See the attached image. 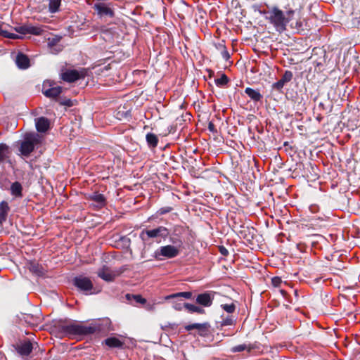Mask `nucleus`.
<instances>
[{
	"mask_svg": "<svg viewBox=\"0 0 360 360\" xmlns=\"http://www.w3.org/2000/svg\"><path fill=\"white\" fill-rule=\"evenodd\" d=\"M295 11L286 8L285 11L277 6H272L267 14V20L273 25L276 32L282 33L286 30L288 24L291 21Z\"/></svg>",
	"mask_w": 360,
	"mask_h": 360,
	"instance_id": "f257e3e1",
	"label": "nucleus"
},
{
	"mask_svg": "<svg viewBox=\"0 0 360 360\" xmlns=\"http://www.w3.org/2000/svg\"><path fill=\"white\" fill-rule=\"evenodd\" d=\"M171 242L174 245H167L162 246L155 252V257L160 259V256L166 258H174L179 254V248L182 245V241L179 238H171Z\"/></svg>",
	"mask_w": 360,
	"mask_h": 360,
	"instance_id": "f03ea898",
	"label": "nucleus"
},
{
	"mask_svg": "<svg viewBox=\"0 0 360 360\" xmlns=\"http://www.w3.org/2000/svg\"><path fill=\"white\" fill-rule=\"evenodd\" d=\"M41 136L37 133H27L21 143L20 150L25 156H28L34 150V146L39 143Z\"/></svg>",
	"mask_w": 360,
	"mask_h": 360,
	"instance_id": "7ed1b4c3",
	"label": "nucleus"
},
{
	"mask_svg": "<svg viewBox=\"0 0 360 360\" xmlns=\"http://www.w3.org/2000/svg\"><path fill=\"white\" fill-rule=\"evenodd\" d=\"M63 331L69 335L93 334L96 331L94 326H86L78 323H72L63 326Z\"/></svg>",
	"mask_w": 360,
	"mask_h": 360,
	"instance_id": "20e7f679",
	"label": "nucleus"
},
{
	"mask_svg": "<svg viewBox=\"0 0 360 360\" xmlns=\"http://www.w3.org/2000/svg\"><path fill=\"white\" fill-rule=\"evenodd\" d=\"M169 234V231L164 226H158L154 229L143 231L141 233V238L143 240H146V236L148 238H167Z\"/></svg>",
	"mask_w": 360,
	"mask_h": 360,
	"instance_id": "39448f33",
	"label": "nucleus"
},
{
	"mask_svg": "<svg viewBox=\"0 0 360 360\" xmlns=\"http://www.w3.org/2000/svg\"><path fill=\"white\" fill-rule=\"evenodd\" d=\"M37 347H39L37 342H31L27 340L21 341L15 345L16 351L22 356H28L32 349H36Z\"/></svg>",
	"mask_w": 360,
	"mask_h": 360,
	"instance_id": "423d86ee",
	"label": "nucleus"
},
{
	"mask_svg": "<svg viewBox=\"0 0 360 360\" xmlns=\"http://www.w3.org/2000/svg\"><path fill=\"white\" fill-rule=\"evenodd\" d=\"M74 284L80 290L86 292V293L93 288V284L91 280L84 276L76 277L74 279Z\"/></svg>",
	"mask_w": 360,
	"mask_h": 360,
	"instance_id": "0eeeda50",
	"label": "nucleus"
},
{
	"mask_svg": "<svg viewBox=\"0 0 360 360\" xmlns=\"http://www.w3.org/2000/svg\"><path fill=\"white\" fill-rule=\"evenodd\" d=\"M94 8L95 9V11H96L100 18H112L114 16L113 10L105 3L99 2L95 4L94 6Z\"/></svg>",
	"mask_w": 360,
	"mask_h": 360,
	"instance_id": "6e6552de",
	"label": "nucleus"
},
{
	"mask_svg": "<svg viewBox=\"0 0 360 360\" xmlns=\"http://www.w3.org/2000/svg\"><path fill=\"white\" fill-rule=\"evenodd\" d=\"M85 76L84 70H67L62 74V79L68 82H73Z\"/></svg>",
	"mask_w": 360,
	"mask_h": 360,
	"instance_id": "1a4fd4ad",
	"label": "nucleus"
},
{
	"mask_svg": "<svg viewBox=\"0 0 360 360\" xmlns=\"http://www.w3.org/2000/svg\"><path fill=\"white\" fill-rule=\"evenodd\" d=\"M292 77L293 75L292 72L286 70L283 75L282 78L277 82H275L272 84V88L278 91H281L286 83L291 81Z\"/></svg>",
	"mask_w": 360,
	"mask_h": 360,
	"instance_id": "9d476101",
	"label": "nucleus"
},
{
	"mask_svg": "<svg viewBox=\"0 0 360 360\" xmlns=\"http://www.w3.org/2000/svg\"><path fill=\"white\" fill-rule=\"evenodd\" d=\"M214 300V293L204 292L199 294L196 297V302L204 307H210Z\"/></svg>",
	"mask_w": 360,
	"mask_h": 360,
	"instance_id": "9b49d317",
	"label": "nucleus"
},
{
	"mask_svg": "<svg viewBox=\"0 0 360 360\" xmlns=\"http://www.w3.org/2000/svg\"><path fill=\"white\" fill-rule=\"evenodd\" d=\"M210 325L208 323H193L189 324L185 326V329L187 331H190L193 329H196L198 330V333L200 335L204 336L207 335L208 332Z\"/></svg>",
	"mask_w": 360,
	"mask_h": 360,
	"instance_id": "f8f14e48",
	"label": "nucleus"
},
{
	"mask_svg": "<svg viewBox=\"0 0 360 360\" xmlns=\"http://www.w3.org/2000/svg\"><path fill=\"white\" fill-rule=\"evenodd\" d=\"M98 276L105 281H112L115 279L116 274L112 271L108 267L103 266L98 271Z\"/></svg>",
	"mask_w": 360,
	"mask_h": 360,
	"instance_id": "ddd939ff",
	"label": "nucleus"
},
{
	"mask_svg": "<svg viewBox=\"0 0 360 360\" xmlns=\"http://www.w3.org/2000/svg\"><path fill=\"white\" fill-rule=\"evenodd\" d=\"M36 129L39 132L46 131L50 126L49 120L44 117L35 120Z\"/></svg>",
	"mask_w": 360,
	"mask_h": 360,
	"instance_id": "4468645a",
	"label": "nucleus"
},
{
	"mask_svg": "<svg viewBox=\"0 0 360 360\" xmlns=\"http://www.w3.org/2000/svg\"><path fill=\"white\" fill-rule=\"evenodd\" d=\"M46 85V83H44L43 84V94L49 98H56L58 96L62 91V88L60 86H53L51 88H49L48 89H45V86Z\"/></svg>",
	"mask_w": 360,
	"mask_h": 360,
	"instance_id": "2eb2a0df",
	"label": "nucleus"
},
{
	"mask_svg": "<svg viewBox=\"0 0 360 360\" xmlns=\"http://www.w3.org/2000/svg\"><path fill=\"white\" fill-rule=\"evenodd\" d=\"M15 63L17 66L20 69H27L30 66L29 58L22 53L18 54Z\"/></svg>",
	"mask_w": 360,
	"mask_h": 360,
	"instance_id": "dca6fc26",
	"label": "nucleus"
},
{
	"mask_svg": "<svg viewBox=\"0 0 360 360\" xmlns=\"http://www.w3.org/2000/svg\"><path fill=\"white\" fill-rule=\"evenodd\" d=\"M10 207L6 201L0 203V225L6 221Z\"/></svg>",
	"mask_w": 360,
	"mask_h": 360,
	"instance_id": "f3484780",
	"label": "nucleus"
},
{
	"mask_svg": "<svg viewBox=\"0 0 360 360\" xmlns=\"http://www.w3.org/2000/svg\"><path fill=\"white\" fill-rule=\"evenodd\" d=\"M10 190L11 195L15 198H21L22 196V186L18 181L13 183Z\"/></svg>",
	"mask_w": 360,
	"mask_h": 360,
	"instance_id": "a211bd4d",
	"label": "nucleus"
},
{
	"mask_svg": "<svg viewBox=\"0 0 360 360\" xmlns=\"http://www.w3.org/2000/svg\"><path fill=\"white\" fill-rule=\"evenodd\" d=\"M255 347L251 344H241L236 346L233 347L231 349V352H240L243 351H247L248 352H250Z\"/></svg>",
	"mask_w": 360,
	"mask_h": 360,
	"instance_id": "6ab92c4d",
	"label": "nucleus"
},
{
	"mask_svg": "<svg viewBox=\"0 0 360 360\" xmlns=\"http://www.w3.org/2000/svg\"><path fill=\"white\" fill-rule=\"evenodd\" d=\"M245 92L254 101H259L262 98V95L258 90L248 87Z\"/></svg>",
	"mask_w": 360,
	"mask_h": 360,
	"instance_id": "aec40b11",
	"label": "nucleus"
},
{
	"mask_svg": "<svg viewBox=\"0 0 360 360\" xmlns=\"http://www.w3.org/2000/svg\"><path fill=\"white\" fill-rule=\"evenodd\" d=\"M49 2V11L55 13L59 11L61 0H47Z\"/></svg>",
	"mask_w": 360,
	"mask_h": 360,
	"instance_id": "412c9836",
	"label": "nucleus"
},
{
	"mask_svg": "<svg viewBox=\"0 0 360 360\" xmlns=\"http://www.w3.org/2000/svg\"><path fill=\"white\" fill-rule=\"evenodd\" d=\"M106 345L110 347H122V342L117 338H109L105 340Z\"/></svg>",
	"mask_w": 360,
	"mask_h": 360,
	"instance_id": "4be33fe9",
	"label": "nucleus"
},
{
	"mask_svg": "<svg viewBox=\"0 0 360 360\" xmlns=\"http://www.w3.org/2000/svg\"><path fill=\"white\" fill-rule=\"evenodd\" d=\"M146 139L150 147L155 148L157 146L158 143V139L155 134L153 133H148L146 134Z\"/></svg>",
	"mask_w": 360,
	"mask_h": 360,
	"instance_id": "5701e85b",
	"label": "nucleus"
},
{
	"mask_svg": "<svg viewBox=\"0 0 360 360\" xmlns=\"http://www.w3.org/2000/svg\"><path fill=\"white\" fill-rule=\"evenodd\" d=\"M90 199L96 202L98 206H103L105 204V198L101 193H93L90 195Z\"/></svg>",
	"mask_w": 360,
	"mask_h": 360,
	"instance_id": "b1692460",
	"label": "nucleus"
},
{
	"mask_svg": "<svg viewBox=\"0 0 360 360\" xmlns=\"http://www.w3.org/2000/svg\"><path fill=\"white\" fill-rule=\"evenodd\" d=\"M8 148L4 143H0V163H2L8 158Z\"/></svg>",
	"mask_w": 360,
	"mask_h": 360,
	"instance_id": "393cba45",
	"label": "nucleus"
},
{
	"mask_svg": "<svg viewBox=\"0 0 360 360\" xmlns=\"http://www.w3.org/2000/svg\"><path fill=\"white\" fill-rule=\"evenodd\" d=\"M59 41V39L58 38H52L49 39L48 46L51 49V52L52 53H57L60 51V48H53L56 46L57 43Z\"/></svg>",
	"mask_w": 360,
	"mask_h": 360,
	"instance_id": "a878e982",
	"label": "nucleus"
},
{
	"mask_svg": "<svg viewBox=\"0 0 360 360\" xmlns=\"http://www.w3.org/2000/svg\"><path fill=\"white\" fill-rule=\"evenodd\" d=\"M184 307L190 312L202 314L205 311V310L202 308L189 303H185Z\"/></svg>",
	"mask_w": 360,
	"mask_h": 360,
	"instance_id": "bb28decb",
	"label": "nucleus"
},
{
	"mask_svg": "<svg viewBox=\"0 0 360 360\" xmlns=\"http://www.w3.org/2000/svg\"><path fill=\"white\" fill-rule=\"evenodd\" d=\"M191 296H192V293L191 292H178V293L167 295V297H165V299L169 300V299L179 297H182L186 299H190L191 297Z\"/></svg>",
	"mask_w": 360,
	"mask_h": 360,
	"instance_id": "cd10ccee",
	"label": "nucleus"
},
{
	"mask_svg": "<svg viewBox=\"0 0 360 360\" xmlns=\"http://www.w3.org/2000/svg\"><path fill=\"white\" fill-rule=\"evenodd\" d=\"M43 30L41 27L38 26H33L32 25H27V34H32L34 35H40Z\"/></svg>",
	"mask_w": 360,
	"mask_h": 360,
	"instance_id": "c85d7f7f",
	"label": "nucleus"
},
{
	"mask_svg": "<svg viewBox=\"0 0 360 360\" xmlns=\"http://www.w3.org/2000/svg\"><path fill=\"white\" fill-rule=\"evenodd\" d=\"M0 35L6 38L13 39L20 38V37L18 34L14 33H10L8 31L4 30L1 25H0Z\"/></svg>",
	"mask_w": 360,
	"mask_h": 360,
	"instance_id": "c756f323",
	"label": "nucleus"
},
{
	"mask_svg": "<svg viewBox=\"0 0 360 360\" xmlns=\"http://www.w3.org/2000/svg\"><path fill=\"white\" fill-rule=\"evenodd\" d=\"M29 269L32 272H33L37 275H40L42 274L40 266H39L38 264H36V263H30L29 265Z\"/></svg>",
	"mask_w": 360,
	"mask_h": 360,
	"instance_id": "7c9ffc66",
	"label": "nucleus"
},
{
	"mask_svg": "<svg viewBox=\"0 0 360 360\" xmlns=\"http://www.w3.org/2000/svg\"><path fill=\"white\" fill-rule=\"evenodd\" d=\"M228 81V77L224 74H223L219 78L215 79V82L217 86H224L227 84Z\"/></svg>",
	"mask_w": 360,
	"mask_h": 360,
	"instance_id": "2f4dec72",
	"label": "nucleus"
},
{
	"mask_svg": "<svg viewBox=\"0 0 360 360\" xmlns=\"http://www.w3.org/2000/svg\"><path fill=\"white\" fill-rule=\"evenodd\" d=\"M221 307L228 313H233L235 311L236 306L234 304H222Z\"/></svg>",
	"mask_w": 360,
	"mask_h": 360,
	"instance_id": "473e14b6",
	"label": "nucleus"
},
{
	"mask_svg": "<svg viewBox=\"0 0 360 360\" xmlns=\"http://www.w3.org/2000/svg\"><path fill=\"white\" fill-rule=\"evenodd\" d=\"M14 30L20 34H27V25L15 27Z\"/></svg>",
	"mask_w": 360,
	"mask_h": 360,
	"instance_id": "72a5a7b5",
	"label": "nucleus"
},
{
	"mask_svg": "<svg viewBox=\"0 0 360 360\" xmlns=\"http://www.w3.org/2000/svg\"><path fill=\"white\" fill-rule=\"evenodd\" d=\"M233 323V320L231 317H227L222 321L223 326H231Z\"/></svg>",
	"mask_w": 360,
	"mask_h": 360,
	"instance_id": "f704fd0d",
	"label": "nucleus"
},
{
	"mask_svg": "<svg viewBox=\"0 0 360 360\" xmlns=\"http://www.w3.org/2000/svg\"><path fill=\"white\" fill-rule=\"evenodd\" d=\"M134 298L138 303L144 304L146 302V299L143 298L141 295H134Z\"/></svg>",
	"mask_w": 360,
	"mask_h": 360,
	"instance_id": "c9c22d12",
	"label": "nucleus"
},
{
	"mask_svg": "<svg viewBox=\"0 0 360 360\" xmlns=\"http://www.w3.org/2000/svg\"><path fill=\"white\" fill-rule=\"evenodd\" d=\"M60 104L70 107L73 105V102L70 99H65L60 102Z\"/></svg>",
	"mask_w": 360,
	"mask_h": 360,
	"instance_id": "e433bc0d",
	"label": "nucleus"
},
{
	"mask_svg": "<svg viewBox=\"0 0 360 360\" xmlns=\"http://www.w3.org/2000/svg\"><path fill=\"white\" fill-rule=\"evenodd\" d=\"M185 303H174L173 305V307L175 310L181 311L183 309V307H184Z\"/></svg>",
	"mask_w": 360,
	"mask_h": 360,
	"instance_id": "4c0bfd02",
	"label": "nucleus"
},
{
	"mask_svg": "<svg viewBox=\"0 0 360 360\" xmlns=\"http://www.w3.org/2000/svg\"><path fill=\"white\" fill-rule=\"evenodd\" d=\"M281 280L278 277H274L272 278V284L274 286H278L279 284L281 283Z\"/></svg>",
	"mask_w": 360,
	"mask_h": 360,
	"instance_id": "58836bf2",
	"label": "nucleus"
},
{
	"mask_svg": "<svg viewBox=\"0 0 360 360\" xmlns=\"http://www.w3.org/2000/svg\"><path fill=\"white\" fill-rule=\"evenodd\" d=\"M23 318L25 319V321L29 323H31L32 319H33L32 316L30 315H23Z\"/></svg>",
	"mask_w": 360,
	"mask_h": 360,
	"instance_id": "ea45409f",
	"label": "nucleus"
},
{
	"mask_svg": "<svg viewBox=\"0 0 360 360\" xmlns=\"http://www.w3.org/2000/svg\"><path fill=\"white\" fill-rule=\"evenodd\" d=\"M170 208H162L160 210V214H163L170 211Z\"/></svg>",
	"mask_w": 360,
	"mask_h": 360,
	"instance_id": "a19ab883",
	"label": "nucleus"
},
{
	"mask_svg": "<svg viewBox=\"0 0 360 360\" xmlns=\"http://www.w3.org/2000/svg\"><path fill=\"white\" fill-rule=\"evenodd\" d=\"M220 252L224 255H226L228 254V250L225 248L221 247Z\"/></svg>",
	"mask_w": 360,
	"mask_h": 360,
	"instance_id": "79ce46f5",
	"label": "nucleus"
},
{
	"mask_svg": "<svg viewBox=\"0 0 360 360\" xmlns=\"http://www.w3.org/2000/svg\"><path fill=\"white\" fill-rule=\"evenodd\" d=\"M259 13L261 14V15H263L265 16V18L266 20H267V14H268V11H262V10H258Z\"/></svg>",
	"mask_w": 360,
	"mask_h": 360,
	"instance_id": "37998d69",
	"label": "nucleus"
},
{
	"mask_svg": "<svg viewBox=\"0 0 360 360\" xmlns=\"http://www.w3.org/2000/svg\"><path fill=\"white\" fill-rule=\"evenodd\" d=\"M208 129L210 131H214V125L213 123L210 122L208 125Z\"/></svg>",
	"mask_w": 360,
	"mask_h": 360,
	"instance_id": "c03bdc74",
	"label": "nucleus"
},
{
	"mask_svg": "<svg viewBox=\"0 0 360 360\" xmlns=\"http://www.w3.org/2000/svg\"><path fill=\"white\" fill-rule=\"evenodd\" d=\"M222 55L225 59H228L229 58V54L226 51H223Z\"/></svg>",
	"mask_w": 360,
	"mask_h": 360,
	"instance_id": "a18cd8bd",
	"label": "nucleus"
},
{
	"mask_svg": "<svg viewBox=\"0 0 360 360\" xmlns=\"http://www.w3.org/2000/svg\"><path fill=\"white\" fill-rule=\"evenodd\" d=\"M127 299H129V295H127Z\"/></svg>",
	"mask_w": 360,
	"mask_h": 360,
	"instance_id": "49530a36",
	"label": "nucleus"
}]
</instances>
